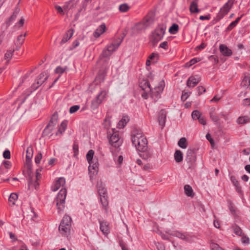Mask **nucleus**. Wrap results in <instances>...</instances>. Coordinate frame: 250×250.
I'll use <instances>...</instances> for the list:
<instances>
[{"label":"nucleus","instance_id":"nucleus-24","mask_svg":"<svg viewBox=\"0 0 250 250\" xmlns=\"http://www.w3.org/2000/svg\"><path fill=\"white\" fill-rule=\"evenodd\" d=\"M184 190L185 194L189 197H193L194 193L193 192L192 188L191 186L188 185H186L184 186Z\"/></svg>","mask_w":250,"mask_h":250},{"label":"nucleus","instance_id":"nucleus-57","mask_svg":"<svg viewBox=\"0 0 250 250\" xmlns=\"http://www.w3.org/2000/svg\"><path fill=\"white\" fill-rule=\"evenodd\" d=\"M206 46H207V44H206L204 42H202L200 45L197 46L195 48V50H200L201 49L205 48Z\"/></svg>","mask_w":250,"mask_h":250},{"label":"nucleus","instance_id":"nucleus-47","mask_svg":"<svg viewBox=\"0 0 250 250\" xmlns=\"http://www.w3.org/2000/svg\"><path fill=\"white\" fill-rule=\"evenodd\" d=\"M42 159V154L41 152H39L36 156L35 161L36 164H39Z\"/></svg>","mask_w":250,"mask_h":250},{"label":"nucleus","instance_id":"nucleus-29","mask_svg":"<svg viewBox=\"0 0 250 250\" xmlns=\"http://www.w3.org/2000/svg\"><path fill=\"white\" fill-rule=\"evenodd\" d=\"M174 159L177 163H179L183 160V153L180 150H176L174 153Z\"/></svg>","mask_w":250,"mask_h":250},{"label":"nucleus","instance_id":"nucleus-28","mask_svg":"<svg viewBox=\"0 0 250 250\" xmlns=\"http://www.w3.org/2000/svg\"><path fill=\"white\" fill-rule=\"evenodd\" d=\"M129 119L127 116H124L122 119L119 122L118 124V127L119 128H123L125 127Z\"/></svg>","mask_w":250,"mask_h":250},{"label":"nucleus","instance_id":"nucleus-13","mask_svg":"<svg viewBox=\"0 0 250 250\" xmlns=\"http://www.w3.org/2000/svg\"><path fill=\"white\" fill-rule=\"evenodd\" d=\"M65 184V180L63 177L59 178L55 182L54 185L52 187V191H56L58 190L61 187H63Z\"/></svg>","mask_w":250,"mask_h":250},{"label":"nucleus","instance_id":"nucleus-48","mask_svg":"<svg viewBox=\"0 0 250 250\" xmlns=\"http://www.w3.org/2000/svg\"><path fill=\"white\" fill-rule=\"evenodd\" d=\"M211 248L212 250H223L217 244L212 243L211 244Z\"/></svg>","mask_w":250,"mask_h":250},{"label":"nucleus","instance_id":"nucleus-34","mask_svg":"<svg viewBox=\"0 0 250 250\" xmlns=\"http://www.w3.org/2000/svg\"><path fill=\"white\" fill-rule=\"evenodd\" d=\"M67 124L65 122H62L59 127L58 131L56 132V135H58V133L62 134L66 129Z\"/></svg>","mask_w":250,"mask_h":250},{"label":"nucleus","instance_id":"nucleus-60","mask_svg":"<svg viewBox=\"0 0 250 250\" xmlns=\"http://www.w3.org/2000/svg\"><path fill=\"white\" fill-rule=\"evenodd\" d=\"M241 241L244 244H248L250 242V239L249 237L244 236L242 237Z\"/></svg>","mask_w":250,"mask_h":250},{"label":"nucleus","instance_id":"nucleus-2","mask_svg":"<svg viewBox=\"0 0 250 250\" xmlns=\"http://www.w3.org/2000/svg\"><path fill=\"white\" fill-rule=\"evenodd\" d=\"M26 164L28 167L27 174L28 177L29 188L34 187L35 189H37L39 185L38 181L41 177V174L40 173L41 170L39 169H37L36 174L34 176L33 173L31 171V159L28 160L26 159Z\"/></svg>","mask_w":250,"mask_h":250},{"label":"nucleus","instance_id":"nucleus-43","mask_svg":"<svg viewBox=\"0 0 250 250\" xmlns=\"http://www.w3.org/2000/svg\"><path fill=\"white\" fill-rule=\"evenodd\" d=\"M201 113L198 110L193 111L191 114L193 120H198L201 117Z\"/></svg>","mask_w":250,"mask_h":250},{"label":"nucleus","instance_id":"nucleus-52","mask_svg":"<svg viewBox=\"0 0 250 250\" xmlns=\"http://www.w3.org/2000/svg\"><path fill=\"white\" fill-rule=\"evenodd\" d=\"M3 156L5 159H9L11 157L10 151L8 150H5L3 153Z\"/></svg>","mask_w":250,"mask_h":250},{"label":"nucleus","instance_id":"nucleus-59","mask_svg":"<svg viewBox=\"0 0 250 250\" xmlns=\"http://www.w3.org/2000/svg\"><path fill=\"white\" fill-rule=\"evenodd\" d=\"M55 9L57 10L58 12L60 13V14H62V15H64V12H63V8L62 9V8L60 6H55Z\"/></svg>","mask_w":250,"mask_h":250},{"label":"nucleus","instance_id":"nucleus-22","mask_svg":"<svg viewBox=\"0 0 250 250\" xmlns=\"http://www.w3.org/2000/svg\"><path fill=\"white\" fill-rule=\"evenodd\" d=\"M101 204L104 209L107 211L108 207V201L107 195H102L100 197Z\"/></svg>","mask_w":250,"mask_h":250},{"label":"nucleus","instance_id":"nucleus-36","mask_svg":"<svg viewBox=\"0 0 250 250\" xmlns=\"http://www.w3.org/2000/svg\"><path fill=\"white\" fill-rule=\"evenodd\" d=\"M14 49L13 50H7L6 53L4 55V59L6 60L8 62L11 60L12 57L13 55V53L14 52Z\"/></svg>","mask_w":250,"mask_h":250},{"label":"nucleus","instance_id":"nucleus-26","mask_svg":"<svg viewBox=\"0 0 250 250\" xmlns=\"http://www.w3.org/2000/svg\"><path fill=\"white\" fill-rule=\"evenodd\" d=\"M209 116L212 121L214 122H218L220 120L219 118L216 115L215 113V108L214 107H212L210 109Z\"/></svg>","mask_w":250,"mask_h":250},{"label":"nucleus","instance_id":"nucleus-7","mask_svg":"<svg viewBox=\"0 0 250 250\" xmlns=\"http://www.w3.org/2000/svg\"><path fill=\"white\" fill-rule=\"evenodd\" d=\"M234 0H229L220 9L218 16L219 19L223 18L226 15L233 5Z\"/></svg>","mask_w":250,"mask_h":250},{"label":"nucleus","instance_id":"nucleus-9","mask_svg":"<svg viewBox=\"0 0 250 250\" xmlns=\"http://www.w3.org/2000/svg\"><path fill=\"white\" fill-rule=\"evenodd\" d=\"M122 140L119 138L118 132H114L110 137L109 143L113 147L118 148L122 144Z\"/></svg>","mask_w":250,"mask_h":250},{"label":"nucleus","instance_id":"nucleus-4","mask_svg":"<svg viewBox=\"0 0 250 250\" xmlns=\"http://www.w3.org/2000/svg\"><path fill=\"white\" fill-rule=\"evenodd\" d=\"M58 118V116L57 114H54L52 115L49 123L43 131L44 136L52 135L51 133L57 124Z\"/></svg>","mask_w":250,"mask_h":250},{"label":"nucleus","instance_id":"nucleus-41","mask_svg":"<svg viewBox=\"0 0 250 250\" xmlns=\"http://www.w3.org/2000/svg\"><path fill=\"white\" fill-rule=\"evenodd\" d=\"M179 29V26L178 24L174 23L169 29V32L171 34H175Z\"/></svg>","mask_w":250,"mask_h":250},{"label":"nucleus","instance_id":"nucleus-38","mask_svg":"<svg viewBox=\"0 0 250 250\" xmlns=\"http://www.w3.org/2000/svg\"><path fill=\"white\" fill-rule=\"evenodd\" d=\"M94 154V151L91 149L88 151V153L86 154V159L88 162L91 164L92 163V159Z\"/></svg>","mask_w":250,"mask_h":250},{"label":"nucleus","instance_id":"nucleus-11","mask_svg":"<svg viewBox=\"0 0 250 250\" xmlns=\"http://www.w3.org/2000/svg\"><path fill=\"white\" fill-rule=\"evenodd\" d=\"M200 77L198 76H191L188 79L187 85L189 87H193L200 82Z\"/></svg>","mask_w":250,"mask_h":250},{"label":"nucleus","instance_id":"nucleus-14","mask_svg":"<svg viewBox=\"0 0 250 250\" xmlns=\"http://www.w3.org/2000/svg\"><path fill=\"white\" fill-rule=\"evenodd\" d=\"M100 224L101 231L104 235H107L110 232L109 224L105 221H101Z\"/></svg>","mask_w":250,"mask_h":250},{"label":"nucleus","instance_id":"nucleus-17","mask_svg":"<svg viewBox=\"0 0 250 250\" xmlns=\"http://www.w3.org/2000/svg\"><path fill=\"white\" fill-rule=\"evenodd\" d=\"M73 33V29H70L68 30L64 35L62 40L61 41L60 43L62 44L66 42L72 37Z\"/></svg>","mask_w":250,"mask_h":250},{"label":"nucleus","instance_id":"nucleus-45","mask_svg":"<svg viewBox=\"0 0 250 250\" xmlns=\"http://www.w3.org/2000/svg\"><path fill=\"white\" fill-rule=\"evenodd\" d=\"M233 231L235 234L237 235L241 236L242 233V230L238 226H235L233 228Z\"/></svg>","mask_w":250,"mask_h":250},{"label":"nucleus","instance_id":"nucleus-15","mask_svg":"<svg viewBox=\"0 0 250 250\" xmlns=\"http://www.w3.org/2000/svg\"><path fill=\"white\" fill-rule=\"evenodd\" d=\"M49 75L47 73L43 72L41 73L37 79V87L41 85L48 78Z\"/></svg>","mask_w":250,"mask_h":250},{"label":"nucleus","instance_id":"nucleus-53","mask_svg":"<svg viewBox=\"0 0 250 250\" xmlns=\"http://www.w3.org/2000/svg\"><path fill=\"white\" fill-rule=\"evenodd\" d=\"M26 36V34H24V35H20L17 39L18 41L20 42L19 43L20 44H22L23 41H24V38Z\"/></svg>","mask_w":250,"mask_h":250},{"label":"nucleus","instance_id":"nucleus-19","mask_svg":"<svg viewBox=\"0 0 250 250\" xmlns=\"http://www.w3.org/2000/svg\"><path fill=\"white\" fill-rule=\"evenodd\" d=\"M166 116L167 114L165 110H161L159 113L158 121L159 122V124L162 126H163L165 124Z\"/></svg>","mask_w":250,"mask_h":250},{"label":"nucleus","instance_id":"nucleus-58","mask_svg":"<svg viewBox=\"0 0 250 250\" xmlns=\"http://www.w3.org/2000/svg\"><path fill=\"white\" fill-rule=\"evenodd\" d=\"M189 94L188 92L183 93L181 96V100L183 101H186L189 96Z\"/></svg>","mask_w":250,"mask_h":250},{"label":"nucleus","instance_id":"nucleus-46","mask_svg":"<svg viewBox=\"0 0 250 250\" xmlns=\"http://www.w3.org/2000/svg\"><path fill=\"white\" fill-rule=\"evenodd\" d=\"M66 69V67H62L61 66H58L55 69V72L58 74H62Z\"/></svg>","mask_w":250,"mask_h":250},{"label":"nucleus","instance_id":"nucleus-8","mask_svg":"<svg viewBox=\"0 0 250 250\" xmlns=\"http://www.w3.org/2000/svg\"><path fill=\"white\" fill-rule=\"evenodd\" d=\"M107 91L102 90L96 96V98L92 101L91 105L93 108H97L99 105L104 100L107 95Z\"/></svg>","mask_w":250,"mask_h":250},{"label":"nucleus","instance_id":"nucleus-25","mask_svg":"<svg viewBox=\"0 0 250 250\" xmlns=\"http://www.w3.org/2000/svg\"><path fill=\"white\" fill-rule=\"evenodd\" d=\"M140 86L143 90H151L150 85L146 80H143L140 83Z\"/></svg>","mask_w":250,"mask_h":250},{"label":"nucleus","instance_id":"nucleus-56","mask_svg":"<svg viewBox=\"0 0 250 250\" xmlns=\"http://www.w3.org/2000/svg\"><path fill=\"white\" fill-rule=\"evenodd\" d=\"M237 23L234 21L230 23V24L228 27V30H231L233 28H234L236 25Z\"/></svg>","mask_w":250,"mask_h":250},{"label":"nucleus","instance_id":"nucleus-3","mask_svg":"<svg viewBox=\"0 0 250 250\" xmlns=\"http://www.w3.org/2000/svg\"><path fill=\"white\" fill-rule=\"evenodd\" d=\"M67 194V190L65 188H62L56 197V206L58 211L63 210L64 208L65 199Z\"/></svg>","mask_w":250,"mask_h":250},{"label":"nucleus","instance_id":"nucleus-51","mask_svg":"<svg viewBox=\"0 0 250 250\" xmlns=\"http://www.w3.org/2000/svg\"><path fill=\"white\" fill-rule=\"evenodd\" d=\"M119 245L122 248V250H128L126 245L122 240L119 241Z\"/></svg>","mask_w":250,"mask_h":250},{"label":"nucleus","instance_id":"nucleus-21","mask_svg":"<svg viewBox=\"0 0 250 250\" xmlns=\"http://www.w3.org/2000/svg\"><path fill=\"white\" fill-rule=\"evenodd\" d=\"M250 85V76H245L244 77L240 86L243 88L246 89L249 87V86Z\"/></svg>","mask_w":250,"mask_h":250},{"label":"nucleus","instance_id":"nucleus-63","mask_svg":"<svg viewBox=\"0 0 250 250\" xmlns=\"http://www.w3.org/2000/svg\"><path fill=\"white\" fill-rule=\"evenodd\" d=\"M243 104L245 105H250V99L246 98L244 100Z\"/></svg>","mask_w":250,"mask_h":250},{"label":"nucleus","instance_id":"nucleus-54","mask_svg":"<svg viewBox=\"0 0 250 250\" xmlns=\"http://www.w3.org/2000/svg\"><path fill=\"white\" fill-rule=\"evenodd\" d=\"M156 246L158 250H165V247L163 244L157 243L156 244Z\"/></svg>","mask_w":250,"mask_h":250},{"label":"nucleus","instance_id":"nucleus-32","mask_svg":"<svg viewBox=\"0 0 250 250\" xmlns=\"http://www.w3.org/2000/svg\"><path fill=\"white\" fill-rule=\"evenodd\" d=\"M140 151L141 152L140 155L144 159L147 160L151 157V153L149 150H147V149L144 151Z\"/></svg>","mask_w":250,"mask_h":250},{"label":"nucleus","instance_id":"nucleus-10","mask_svg":"<svg viewBox=\"0 0 250 250\" xmlns=\"http://www.w3.org/2000/svg\"><path fill=\"white\" fill-rule=\"evenodd\" d=\"M71 218L69 216L65 215L61 221L59 227V230H64V229H63V227L71 229Z\"/></svg>","mask_w":250,"mask_h":250},{"label":"nucleus","instance_id":"nucleus-23","mask_svg":"<svg viewBox=\"0 0 250 250\" xmlns=\"http://www.w3.org/2000/svg\"><path fill=\"white\" fill-rule=\"evenodd\" d=\"M98 192L100 197L102 195H107L106 189L103 187L102 182L97 184Z\"/></svg>","mask_w":250,"mask_h":250},{"label":"nucleus","instance_id":"nucleus-50","mask_svg":"<svg viewBox=\"0 0 250 250\" xmlns=\"http://www.w3.org/2000/svg\"><path fill=\"white\" fill-rule=\"evenodd\" d=\"M73 149L74 152V156H75L76 155L78 154L79 152V146L78 145L74 143L73 146Z\"/></svg>","mask_w":250,"mask_h":250},{"label":"nucleus","instance_id":"nucleus-37","mask_svg":"<svg viewBox=\"0 0 250 250\" xmlns=\"http://www.w3.org/2000/svg\"><path fill=\"white\" fill-rule=\"evenodd\" d=\"M230 180L233 185L236 187V189L237 191H239L241 189V187L239 185V182L236 179L235 176H231L230 177Z\"/></svg>","mask_w":250,"mask_h":250},{"label":"nucleus","instance_id":"nucleus-44","mask_svg":"<svg viewBox=\"0 0 250 250\" xmlns=\"http://www.w3.org/2000/svg\"><path fill=\"white\" fill-rule=\"evenodd\" d=\"M80 108V105H75L73 106H72L69 108V113L70 114H73L75 113L76 111H77Z\"/></svg>","mask_w":250,"mask_h":250},{"label":"nucleus","instance_id":"nucleus-42","mask_svg":"<svg viewBox=\"0 0 250 250\" xmlns=\"http://www.w3.org/2000/svg\"><path fill=\"white\" fill-rule=\"evenodd\" d=\"M158 58L159 54L155 53H151L148 57V59H149L150 61H152L154 62H156Z\"/></svg>","mask_w":250,"mask_h":250},{"label":"nucleus","instance_id":"nucleus-12","mask_svg":"<svg viewBox=\"0 0 250 250\" xmlns=\"http://www.w3.org/2000/svg\"><path fill=\"white\" fill-rule=\"evenodd\" d=\"M168 234L171 235L172 236L178 237L182 240L185 241H189V235L185 233H182L181 232L178 231H174L172 233H170L169 232H167Z\"/></svg>","mask_w":250,"mask_h":250},{"label":"nucleus","instance_id":"nucleus-6","mask_svg":"<svg viewBox=\"0 0 250 250\" xmlns=\"http://www.w3.org/2000/svg\"><path fill=\"white\" fill-rule=\"evenodd\" d=\"M166 28V26L164 25H159L158 26L152 34V39L154 41L157 42L163 38Z\"/></svg>","mask_w":250,"mask_h":250},{"label":"nucleus","instance_id":"nucleus-5","mask_svg":"<svg viewBox=\"0 0 250 250\" xmlns=\"http://www.w3.org/2000/svg\"><path fill=\"white\" fill-rule=\"evenodd\" d=\"M122 41L123 39L119 38L117 43H112L110 45L108 46L106 49L103 51L102 53L100 55V58H107L109 57L113 52L118 48L122 42Z\"/></svg>","mask_w":250,"mask_h":250},{"label":"nucleus","instance_id":"nucleus-61","mask_svg":"<svg viewBox=\"0 0 250 250\" xmlns=\"http://www.w3.org/2000/svg\"><path fill=\"white\" fill-rule=\"evenodd\" d=\"M160 47H162L165 49H167L168 48V44L167 42H164L160 44Z\"/></svg>","mask_w":250,"mask_h":250},{"label":"nucleus","instance_id":"nucleus-35","mask_svg":"<svg viewBox=\"0 0 250 250\" xmlns=\"http://www.w3.org/2000/svg\"><path fill=\"white\" fill-rule=\"evenodd\" d=\"M250 118L248 116H242L239 117L237 121V122L239 124H244L249 122Z\"/></svg>","mask_w":250,"mask_h":250},{"label":"nucleus","instance_id":"nucleus-40","mask_svg":"<svg viewBox=\"0 0 250 250\" xmlns=\"http://www.w3.org/2000/svg\"><path fill=\"white\" fill-rule=\"evenodd\" d=\"M64 230H59L60 233L65 236L68 237L70 234L71 229L67 227H63Z\"/></svg>","mask_w":250,"mask_h":250},{"label":"nucleus","instance_id":"nucleus-16","mask_svg":"<svg viewBox=\"0 0 250 250\" xmlns=\"http://www.w3.org/2000/svg\"><path fill=\"white\" fill-rule=\"evenodd\" d=\"M219 49L220 52L224 56L229 57L231 56L232 54L231 50L225 44H221L219 46Z\"/></svg>","mask_w":250,"mask_h":250},{"label":"nucleus","instance_id":"nucleus-55","mask_svg":"<svg viewBox=\"0 0 250 250\" xmlns=\"http://www.w3.org/2000/svg\"><path fill=\"white\" fill-rule=\"evenodd\" d=\"M199 61L197 60V59L194 58L191 60L188 63H187V65H188V66L189 67L191 66L192 65L195 64L197 62H198Z\"/></svg>","mask_w":250,"mask_h":250},{"label":"nucleus","instance_id":"nucleus-64","mask_svg":"<svg viewBox=\"0 0 250 250\" xmlns=\"http://www.w3.org/2000/svg\"><path fill=\"white\" fill-rule=\"evenodd\" d=\"M198 120H199V122H200V123L202 125H205L206 124V121L204 118L200 117L198 119Z\"/></svg>","mask_w":250,"mask_h":250},{"label":"nucleus","instance_id":"nucleus-27","mask_svg":"<svg viewBox=\"0 0 250 250\" xmlns=\"http://www.w3.org/2000/svg\"><path fill=\"white\" fill-rule=\"evenodd\" d=\"M178 145L179 147L183 149H185L188 147V143L185 137H182L179 140Z\"/></svg>","mask_w":250,"mask_h":250},{"label":"nucleus","instance_id":"nucleus-49","mask_svg":"<svg viewBox=\"0 0 250 250\" xmlns=\"http://www.w3.org/2000/svg\"><path fill=\"white\" fill-rule=\"evenodd\" d=\"M197 91L198 93V95H200L203 93H204L206 92V89L204 87H203L202 86H199L197 87Z\"/></svg>","mask_w":250,"mask_h":250},{"label":"nucleus","instance_id":"nucleus-33","mask_svg":"<svg viewBox=\"0 0 250 250\" xmlns=\"http://www.w3.org/2000/svg\"><path fill=\"white\" fill-rule=\"evenodd\" d=\"M18 195L16 193H12L9 197V202L10 206H14L15 204V201L18 199Z\"/></svg>","mask_w":250,"mask_h":250},{"label":"nucleus","instance_id":"nucleus-30","mask_svg":"<svg viewBox=\"0 0 250 250\" xmlns=\"http://www.w3.org/2000/svg\"><path fill=\"white\" fill-rule=\"evenodd\" d=\"M197 1L198 0H194L190 4V11L192 13H197L199 10L197 7Z\"/></svg>","mask_w":250,"mask_h":250},{"label":"nucleus","instance_id":"nucleus-39","mask_svg":"<svg viewBox=\"0 0 250 250\" xmlns=\"http://www.w3.org/2000/svg\"><path fill=\"white\" fill-rule=\"evenodd\" d=\"M33 156V148L31 146H29L27 147L26 150V159H31Z\"/></svg>","mask_w":250,"mask_h":250},{"label":"nucleus","instance_id":"nucleus-1","mask_svg":"<svg viewBox=\"0 0 250 250\" xmlns=\"http://www.w3.org/2000/svg\"><path fill=\"white\" fill-rule=\"evenodd\" d=\"M131 141L138 151H144L147 148V140L141 130L134 129L131 132Z\"/></svg>","mask_w":250,"mask_h":250},{"label":"nucleus","instance_id":"nucleus-31","mask_svg":"<svg viewBox=\"0 0 250 250\" xmlns=\"http://www.w3.org/2000/svg\"><path fill=\"white\" fill-rule=\"evenodd\" d=\"M130 8V6L126 3H122L119 6V10L122 13L127 12Z\"/></svg>","mask_w":250,"mask_h":250},{"label":"nucleus","instance_id":"nucleus-62","mask_svg":"<svg viewBox=\"0 0 250 250\" xmlns=\"http://www.w3.org/2000/svg\"><path fill=\"white\" fill-rule=\"evenodd\" d=\"M206 138L209 141L211 145H212L214 144V141L213 139L211 138L210 135L209 133H208L206 135Z\"/></svg>","mask_w":250,"mask_h":250},{"label":"nucleus","instance_id":"nucleus-18","mask_svg":"<svg viewBox=\"0 0 250 250\" xmlns=\"http://www.w3.org/2000/svg\"><path fill=\"white\" fill-rule=\"evenodd\" d=\"M77 5V1L75 0H70L65 3L63 6V10L68 11L75 7Z\"/></svg>","mask_w":250,"mask_h":250},{"label":"nucleus","instance_id":"nucleus-20","mask_svg":"<svg viewBox=\"0 0 250 250\" xmlns=\"http://www.w3.org/2000/svg\"><path fill=\"white\" fill-rule=\"evenodd\" d=\"M106 26L104 23L101 24L94 32L93 36L98 38L105 31Z\"/></svg>","mask_w":250,"mask_h":250}]
</instances>
